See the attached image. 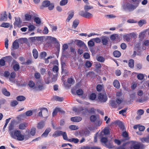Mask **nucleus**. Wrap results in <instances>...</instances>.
I'll list each match as a JSON object with an SVG mask.
<instances>
[{
	"instance_id": "obj_7",
	"label": "nucleus",
	"mask_w": 149,
	"mask_h": 149,
	"mask_svg": "<svg viewBox=\"0 0 149 149\" xmlns=\"http://www.w3.org/2000/svg\"><path fill=\"white\" fill-rule=\"evenodd\" d=\"M35 88L37 90L39 91L42 90L44 89L43 84L40 82H37L36 84Z\"/></svg>"
},
{
	"instance_id": "obj_31",
	"label": "nucleus",
	"mask_w": 149,
	"mask_h": 149,
	"mask_svg": "<svg viewBox=\"0 0 149 149\" xmlns=\"http://www.w3.org/2000/svg\"><path fill=\"white\" fill-rule=\"evenodd\" d=\"M113 54L115 57H118L120 56L121 53L119 51L116 50L113 52Z\"/></svg>"
},
{
	"instance_id": "obj_64",
	"label": "nucleus",
	"mask_w": 149,
	"mask_h": 149,
	"mask_svg": "<svg viewBox=\"0 0 149 149\" xmlns=\"http://www.w3.org/2000/svg\"><path fill=\"white\" fill-rule=\"evenodd\" d=\"M68 82L69 84H73L74 82V80L72 78H70L68 79Z\"/></svg>"
},
{
	"instance_id": "obj_32",
	"label": "nucleus",
	"mask_w": 149,
	"mask_h": 149,
	"mask_svg": "<svg viewBox=\"0 0 149 149\" xmlns=\"http://www.w3.org/2000/svg\"><path fill=\"white\" fill-rule=\"evenodd\" d=\"M128 65L131 68H133L134 66V61L133 59H130L128 63Z\"/></svg>"
},
{
	"instance_id": "obj_2",
	"label": "nucleus",
	"mask_w": 149,
	"mask_h": 149,
	"mask_svg": "<svg viewBox=\"0 0 149 149\" xmlns=\"http://www.w3.org/2000/svg\"><path fill=\"white\" fill-rule=\"evenodd\" d=\"M10 135L12 138L17 139L19 141H22L24 139V136L22 134L19 130H15L12 134Z\"/></svg>"
},
{
	"instance_id": "obj_12",
	"label": "nucleus",
	"mask_w": 149,
	"mask_h": 149,
	"mask_svg": "<svg viewBox=\"0 0 149 149\" xmlns=\"http://www.w3.org/2000/svg\"><path fill=\"white\" fill-rule=\"evenodd\" d=\"M77 45L80 47H82L84 48V49H86V46L84 43L82 41L78 40L77 41Z\"/></svg>"
},
{
	"instance_id": "obj_16",
	"label": "nucleus",
	"mask_w": 149,
	"mask_h": 149,
	"mask_svg": "<svg viewBox=\"0 0 149 149\" xmlns=\"http://www.w3.org/2000/svg\"><path fill=\"white\" fill-rule=\"evenodd\" d=\"M51 129L49 128H47L45 130V132L42 135V137H46L47 136L49 133L51 131Z\"/></svg>"
},
{
	"instance_id": "obj_10",
	"label": "nucleus",
	"mask_w": 149,
	"mask_h": 149,
	"mask_svg": "<svg viewBox=\"0 0 149 149\" xmlns=\"http://www.w3.org/2000/svg\"><path fill=\"white\" fill-rule=\"evenodd\" d=\"M58 112H60L63 113H64L65 112L62 110H61V109L58 108H56L54 110V111L52 113V116H56L57 113Z\"/></svg>"
},
{
	"instance_id": "obj_15",
	"label": "nucleus",
	"mask_w": 149,
	"mask_h": 149,
	"mask_svg": "<svg viewBox=\"0 0 149 149\" xmlns=\"http://www.w3.org/2000/svg\"><path fill=\"white\" fill-rule=\"evenodd\" d=\"M62 132L61 131H56L53 134L52 136L54 137L60 136L61 135Z\"/></svg>"
},
{
	"instance_id": "obj_59",
	"label": "nucleus",
	"mask_w": 149,
	"mask_h": 149,
	"mask_svg": "<svg viewBox=\"0 0 149 149\" xmlns=\"http://www.w3.org/2000/svg\"><path fill=\"white\" fill-rule=\"evenodd\" d=\"M29 28V31H31L34 29L35 27L33 25H30L28 26Z\"/></svg>"
},
{
	"instance_id": "obj_1",
	"label": "nucleus",
	"mask_w": 149,
	"mask_h": 149,
	"mask_svg": "<svg viewBox=\"0 0 149 149\" xmlns=\"http://www.w3.org/2000/svg\"><path fill=\"white\" fill-rule=\"evenodd\" d=\"M49 77L45 79V82L47 84L56 81L57 80V74H54L50 72L48 73Z\"/></svg>"
},
{
	"instance_id": "obj_55",
	"label": "nucleus",
	"mask_w": 149,
	"mask_h": 149,
	"mask_svg": "<svg viewBox=\"0 0 149 149\" xmlns=\"http://www.w3.org/2000/svg\"><path fill=\"white\" fill-rule=\"evenodd\" d=\"M127 108H125L124 109H122L119 111V113L120 114H122L123 116H125V114H124V113L126 112L127 110Z\"/></svg>"
},
{
	"instance_id": "obj_57",
	"label": "nucleus",
	"mask_w": 149,
	"mask_h": 149,
	"mask_svg": "<svg viewBox=\"0 0 149 149\" xmlns=\"http://www.w3.org/2000/svg\"><path fill=\"white\" fill-rule=\"evenodd\" d=\"M76 93L77 95H81L83 94V92L81 89H79L77 90Z\"/></svg>"
},
{
	"instance_id": "obj_45",
	"label": "nucleus",
	"mask_w": 149,
	"mask_h": 149,
	"mask_svg": "<svg viewBox=\"0 0 149 149\" xmlns=\"http://www.w3.org/2000/svg\"><path fill=\"white\" fill-rule=\"evenodd\" d=\"M103 85L98 84L97 86V90L98 91H101L102 89Z\"/></svg>"
},
{
	"instance_id": "obj_56",
	"label": "nucleus",
	"mask_w": 149,
	"mask_h": 149,
	"mask_svg": "<svg viewBox=\"0 0 149 149\" xmlns=\"http://www.w3.org/2000/svg\"><path fill=\"white\" fill-rule=\"evenodd\" d=\"M47 56V53L45 52H42L40 54V56L41 58H44Z\"/></svg>"
},
{
	"instance_id": "obj_43",
	"label": "nucleus",
	"mask_w": 149,
	"mask_h": 149,
	"mask_svg": "<svg viewBox=\"0 0 149 149\" xmlns=\"http://www.w3.org/2000/svg\"><path fill=\"white\" fill-rule=\"evenodd\" d=\"M10 26V24L8 23L3 22L1 25L0 26L2 27L8 28Z\"/></svg>"
},
{
	"instance_id": "obj_47",
	"label": "nucleus",
	"mask_w": 149,
	"mask_h": 149,
	"mask_svg": "<svg viewBox=\"0 0 149 149\" xmlns=\"http://www.w3.org/2000/svg\"><path fill=\"white\" fill-rule=\"evenodd\" d=\"M70 129L72 130H75L78 129V127L75 125H71L69 127Z\"/></svg>"
},
{
	"instance_id": "obj_36",
	"label": "nucleus",
	"mask_w": 149,
	"mask_h": 149,
	"mask_svg": "<svg viewBox=\"0 0 149 149\" xmlns=\"http://www.w3.org/2000/svg\"><path fill=\"white\" fill-rule=\"evenodd\" d=\"M96 59L98 61L102 63L105 60L104 58L102 56H100L97 57Z\"/></svg>"
},
{
	"instance_id": "obj_51",
	"label": "nucleus",
	"mask_w": 149,
	"mask_h": 149,
	"mask_svg": "<svg viewBox=\"0 0 149 149\" xmlns=\"http://www.w3.org/2000/svg\"><path fill=\"white\" fill-rule=\"evenodd\" d=\"M93 8V7L90 6H84V10L86 12Z\"/></svg>"
},
{
	"instance_id": "obj_13",
	"label": "nucleus",
	"mask_w": 149,
	"mask_h": 149,
	"mask_svg": "<svg viewBox=\"0 0 149 149\" xmlns=\"http://www.w3.org/2000/svg\"><path fill=\"white\" fill-rule=\"evenodd\" d=\"M28 126V123H23L20 124L19 126V128L20 130H24Z\"/></svg>"
},
{
	"instance_id": "obj_42",
	"label": "nucleus",
	"mask_w": 149,
	"mask_h": 149,
	"mask_svg": "<svg viewBox=\"0 0 149 149\" xmlns=\"http://www.w3.org/2000/svg\"><path fill=\"white\" fill-rule=\"evenodd\" d=\"M36 128L34 127H33L31 129L30 133L32 136H34L36 133Z\"/></svg>"
},
{
	"instance_id": "obj_34",
	"label": "nucleus",
	"mask_w": 149,
	"mask_h": 149,
	"mask_svg": "<svg viewBox=\"0 0 149 149\" xmlns=\"http://www.w3.org/2000/svg\"><path fill=\"white\" fill-rule=\"evenodd\" d=\"M19 47L18 43L16 42V40L15 41L13 44V48L14 49H17Z\"/></svg>"
},
{
	"instance_id": "obj_9",
	"label": "nucleus",
	"mask_w": 149,
	"mask_h": 149,
	"mask_svg": "<svg viewBox=\"0 0 149 149\" xmlns=\"http://www.w3.org/2000/svg\"><path fill=\"white\" fill-rule=\"evenodd\" d=\"M11 56H7L6 57H4L3 58H2L0 60V65L1 66H3L5 64V61L3 59H11Z\"/></svg>"
},
{
	"instance_id": "obj_11",
	"label": "nucleus",
	"mask_w": 149,
	"mask_h": 149,
	"mask_svg": "<svg viewBox=\"0 0 149 149\" xmlns=\"http://www.w3.org/2000/svg\"><path fill=\"white\" fill-rule=\"evenodd\" d=\"M82 119V118L80 117L76 116L72 117L70 119L72 121L78 122L81 121Z\"/></svg>"
},
{
	"instance_id": "obj_60",
	"label": "nucleus",
	"mask_w": 149,
	"mask_h": 149,
	"mask_svg": "<svg viewBox=\"0 0 149 149\" xmlns=\"http://www.w3.org/2000/svg\"><path fill=\"white\" fill-rule=\"evenodd\" d=\"M144 113V111L142 109L138 110L137 112V114L139 115H143Z\"/></svg>"
},
{
	"instance_id": "obj_30",
	"label": "nucleus",
	"mask_w": 149,
	"mask_h": 149,
	"mask_svg": "<svg viewBox=\"0 0 149 149\" xmlns=\"http://www.w3.org/2000/svg\"><path fill=\"white\" fill-rule=\"evenodd\" d=\"M50 3L49 1H45L42 3V6L44 7H47L50 5Z\"/></svg>"
},
{
	"instance_id": "obj_50",
	"label": "nucleus",
	"mask_w": 149,
	"mask_h": 149,
	"mask_svg": "<svg viewBox=\"0 0 149 149\" xmlns=\"http://www.w3.org/2000/svg\"><path fill=\"white\" fill-rule=\"evenodd\" d=\"M68 46L67 44H64L62 48L63 52H64L66 50L68 49Z\"/></svg>"
},
{
	"instance_id": "obj_8",
	"label": "nucleus",
	"mask_w": 149,
	"mask_h": 149,
	"mask_svg": "<svg viewBox=\"0 0 149 149\" xmlns=\"http://www.w3.org/2000/svg\"><path fill=\"white\" fill-rule=\"evenodd\" d=\"M102 41L103 45H106L108 43L109 40L108 37L103 36L102 37Z\"/></svg>"
},
{
	"instance_id": "obj_58",
	"label": "nucleus",
	"mask_w": 149,
	"mask_h": 149,
	"mask_svg": "<svg viewBox=\"0 0 149 149\" xmlns=\"http://www.w3.org/2000/svg\"><path fill=\"white\" fill-rule=\"evenodd\" d=\"M92 39L90 40L88 42V46L90 47H92L94 45V43L93 41L92 40Z\"/></svg>"
},
{
	"instance_id": "obj_61",
	"label": "nucleus",
	"mask_w": 149,
	"mask_h": 149,
	"mask_svg": "<svg viewBox=\"0 0 149 149\" xmlns=\"http://www.w3.org/2000/svg\"><path fill=\"white\" fill-rule=\"evenodd\" d=\"M96 97V95L95 93H92L90 95V98L91 100H94Z\"/></svg>"
},
{
	"instance_id": "obj_3",
	"label": "nucleus",
	"mask_w": 149,
	"mask_h": 149,
	"mask_svg": "<svg viewBox=\"0 0 149 149\" xmlns=\"http://www.w3.org/2000/svg\"><path fill=\"white\" fill-rule=\"evenodd\" d=\"M137 6V5H134L130 3L126 2L123 3L122 7L125 10H128L129 11H132L136 9Z\"/></svg>"
},
{
	"instance_id": "obj_19",
	"label": "nucleus",
	"mask_w": 149,
	"mask_h": 149,
	"mask_svg": "<svg viewBox=\"0 0 149 149\" xmlns=\"http://www.w3.org/2000/svg\"><path fill=\"white\" fill-rule=\"evenodd\" d=\"M26 99V97L22 95L19 96L17 97L16 99L19 101H24Z\"/></svg>"
},
{
	"instance_id": "obj_29",
	"label": "nucleus",
	"mask_w": 149,
	"mask_h": 149,
	"mask_svg": "<svg viewBox=\"0 0 149 149\" xmlns=\"http://www.w3.org/2000/svg\"><path fill=\"white\" fill-rule=\"evenodd\" d=\"M40 37H32L31 38H29V40L31 42H34L36 40H39Z\"/></svg>"
},
{
	"instance_id": "obj_52",
	"label": "nucleus",
	"mask_w": 149,
	"mask_h": 149,
	"mask_svg": "<svg viewBox=\"0 0 149 149\" xmlns=\"http://www.w3.org/2000/svg\"><path fill=\"white\" fill-rule=\"evenodd\" d=\"M25 19L26 20L29 21L31 19V16L28 14H26L25 15Z\"/></svg>"
},
{
	"instance_id": "obj_46",
	"label": "nucleus",
	"mask_w": 149,
	"mask_h": 149,
	"mask_svg": "<svg viewBox=\"0 0 149 149\" xmlns=\"http://www.w3.org/2000/svg\"><path fill=\"white\" fill-rule=\"evenodd\" d=\"M54 99L56 101L61 102L63 100V98L62 97H60L58 96H56L54 97Z\"/></svg>"
},
{
	"instance_id": "obj_23",
	"label": "nucleus",
	"mask_w": 149,
	"mask_h": 149,
	"mask_svg": "<svg viewBox=\"0 0 149 149\" xmlns=\"http://www.w3.org/2000/svg\"><path fill=\"white\" fill-rule=\"evenodd\" d=\"M140 140L143 143H149V135L147 137L141 138Z\"/></svg>"
},
{
	"instance_id": "obj_17",
	"label": "nucleus",
	"mask_w": 149,
	"mask_h": 149,
	"mask_svg": "<svg viewBox=\"0 0 149 149\" xmlns=\"http://www.w3.org/2000/svg\"><path fill=\"white\" fill-rule=\"evenodd\" d=\"M42 113H43V116L45 117H47L48 116V112L47 109L45 108H42Z\"/></svg>"
},
{
	"instance_id": "obj_14",
	"label": "nucleus",
	"mask_w": 149,
	"mask_h": 149,
	"mask_svg": "<svg viewBox=\"0 0 149 149\" xmlns=\"http://www.w3.org/2000/svg\"><path fill=\"white\" fill-rule=\"evenodd\" d=\"M44 122L43 121H41L37 124V127L39 129H41L44 127Z\"/></svg>"
},
{
	"instance_id": "obj_27",
	"label": "nucleus",
	"mask_w": 149,
	"mask_h": 149,
	"mask_svg": "<svg viewBox=\"0 0 149 149\" xmlns=\"http://www.w3.org/2000/svg\"><path fill=\"white\" fill-rule=\"evenodd\" d=\"M15 21L14 23L15 25H16L17 26H19L21 23L19 18H15Z\"/></svg>"
},
{
	"instance_id": "obj_33",
	"label": "nucleus",
	"mask_w": 149,
	"mask_h": 149,
	"mask_svg": "<svg viewBox=\"0 0 149 149\" xmlns=\"http://www.w3.org/2000/svg\"><path fill=\"white\" fill-rule=\"evenodd\" d=\"M18 41L22 43H26L27 42V39L26 38H21L18 39Z\"/></svg>"
},
{
	"instance_id": "obj_37",
	"label": "nucleus",
	"mask_w": 149,
	"mask_h": 149,
	"mask_svg": "<svg viewBox=\"0 0 149 149\" xmlns=\"http://www.w3.org/2000/svg\"><path fill=\"white\" fill-rule=\"evenodd\" d=\"M16 74L14 72H12L10 74V78H9V79L10 81H13V79L15 77Z\"/></svg>"
},
{
	"instance_id": "obj_63",
	"label": "nucleus",
	"mask_w": 149,
	"mask_h": 149,
	"mask_svg": "<svg viewBox=\"0 0 149 149\" xmlns=\"http://www.w3.org/2000/svg\"><path fill=\"white\" fill-rule=\"evenodd\" d=\"M101 141L102 142L104 143L105 144L107 141L108 140L107 138L103 137L101 139Z\"/></svg>"
},
{
	"instance_id": "obj_48",
	"label": "nucleus",
	"mask_w": 149,
	"mask_h": 149,
	"mask_svg": "<svg viewBox=\"0 0 149 149\" xmlns=\"http://www.w3.org/2000/svg\"><path fill=\"white\" fill-rule=\"evenodd\" d=\"M18 104V102L16 100H13L10 102V105L12 107H14Z\"/></svg>"
},
{
	"instance_id": "obj_25",
	"label": "nucleus",
	"mask_w": 149,
	"mask_h": 149,
	"mask_svg": "<svg viewBox=\"0 0 149 149\" xmlns=\"http://www.w3.org/2000/svg\"><path fill=\"white\" fill-rule=\"evenodd\" d=\"M123 38L127 42L130 41L131 39V37H130L128 34L124 35L123 36Z\"/></svg>"
},
{
	"instance_id": "obj_41",
	"label": "nucleus",
	"mask_w": 149,
	"mask_h": 149,
	"mask_svg": "<svg viewBox=\"0 0 149 149\" xmlns=\"http://www.w3.org/2000/svg\"><path fill=\"white\" fill-rule=\"evenodd\" d=\"M90 119L91 121L92 122H94L97 120L96 116L93 115L91 116Z\"/></svg>"
},
{
	"instance_id": "obj_62",
	"label": "nucleus",
	"mask_w": 149,
	"mask_h": 149,
	"mask_svg": "<svg viewBox=\"0 0 149 149\" xmlns=\"http://www.w3.org/2000/svg\"><path fill=\"white\" fill-rule=\"evenodd\" d=\"M19 68V66L18 64H15L13 66V69L15 71H17Z\"/></svg>"
},
{
	"instance_id": "obj_39",
	"label": "nucleus",
	"mask_w": 149,
	"mask_h": 149,
	"mask_svg": "<svg viewBox=\"0 0 149 149\" xmlns=\"http://www.w3.org/2000/svg\"><path fill=\"white\" fill-rule=\"evenodd\" d=\"M102 123V122L99 119H97L95 121V125L96 126H99Z\"/></svg>"
},
{
	"instance_id": "obj_53",
	"label": "nucleus",
	"mask_w": 149,
	"mask_h": 149,
	"mask_svg": "<svg viewBox=\"0 0 149 149\" xmlns=\"http://www.w3.org/2000/svg\"><path fill=\"white\" fill-rule=\"evenodd\" d=\"M34 20L36 24H40L41 23V20L40 18L38 17L35 18Z\"/></svg>"
},
{
	"instance_id": "obj_40",
	"label": "nucleus",
	"mask_w": 149,
	"mask_h": 149,
	"mask_svg": "<svg viewBox=\"0 0 149 149\" xmlns=\"http://www.w3.org/2000/svg\"><path fill=\"white\" fill-rule=\"evenodd\" d=\"M92 16V15L91 14L86 12H85V15H84V17L87 18H89L90 17Z\"/></svg>"
},
{
	"instance_id": "obj_26",
	"label": "nucleus",
	"mask_w": 149,
	"mask_h": 149,
	"mask_svg": "<svg viewBox=\"0 0 149 149\" xmlns=\"http://www.w3.org/2000/svg\"><path fill=\"white\" fill-rule=\"evenodd\" d=\"M111 39L113 41L115 40H118V36L117 34H114L111 36L110 37Z\"/></svg>"
},
{
	"instance_id": "obj_5",
	"label": "nucleus",
	"mask_w": 149,
	"mask_h": 149,
	"mask_svg": "<svg viewBox=\"0 0 149 149\" xmlns=\"http://www.w3.org/2000/svg\"><path fill=\"white\" fill-rule=\"evenodd\" d=\"M14 125L13 122H11L9 124L8 126V132L10 135H13L12 134L14 133V131L13 130Z\"/></svg>"
},
{
	"instance_id": "obj_6",
	"label": "nucleus",
	"mask_w": 149,
	"mask_h": 149,
	"mask_svg": "<svg viewBox=\"0 0 149 149\" xmlns=\"http://www.w3.org/2000/svg\"><path fill=\"white\" fill-rule=\"evenodd\" d=\"M8 15L6 11L2 13L0 16V21H6L7 19Z\"/></svg>"
},
{
	"instance_id": "obj_44",
	"label": "nucleus",
	"mask_w": 149,
	"mask_h": 149,
	"mask_svg": "<svg viewBox=\"0 0 149 149\" xmlns=\"http://www.w3.org/2000/svg\"><path fill=\"white\" fill-rule=\"evenodd\" d=\"M63 136V139L65 140H68V137L65 132H62L61 135Z\"/></svg>"
},
{
	"instance_id": "obj_20",
	"label": "nucleus",
	"mask_w": 149,
	"mask_h": 149,
	"mask_svg": "<svg viewBox=\"0 0 149 149\" xmlns=\"http://www.w3.org/2000/svg\"><path fill=\"white\" fill-rule=\"evenodd\" d=\"M32 53L34 58L35 59L37 58L38 56V53L37 50L35 49H33L32 51Z\"/></svg>"
},
{
	"instance_id": "obj_54",
	"label": "nucleus",
	"mask_w": 149,
	"mask_h": 149,
	"mask_svg": "<svg viewBox=\"0 0 149 149\" xmlns=\"http://www.w3.org/2000/svg\"><path fill=\"white\" fill-rule=\"evenodd\" d=\"M68 1V0H62L60 2V5L61 6L65 5L67 3Z\"/></svg>"
},
{
	"instance_id": "obj_35",
	"label": "nucleus",
	"mask_w": 149,
	"mask_h": 149,
	"mask_svg": "<svg viewBox=\"0 0 149 149\" xmlns=\"http://www.w3.org/2000/svg\"><path fill=\"white\" fill-rule=\"evenodd\" d=\"M68 141L70 142H74V143H77L79 142V139L77 138H72L69 139Z\"/></svg>"
},
{
	"instance_id": "obj_28",
	"label": "nucleus",
	"mask_w": 149,
	"mask_h": 149,
	"mask_svg": "<svg viewBox=\"0 0 149 149\" xmlns=\"http://www.w3.org/2000/svg\"><path fill=\"white\" fill-rule=\"evenodd\" d=\"M146 20L144 19L141 20L138 22L139 25L141 27L142 26L143 24H146Z\"/></svg>"
},
{
	"instance_id": "obj_4",
	"label": "nucleus",
	"mask_w": 149,
	"mask_h": 149,
	"mask_svg": "<svg viewBox=\"0 0 149 149\" xmlns=\"http://www.w3.org/2000/svg\"><path fill=\"white\" fill-rule=\"evenodd\" d=\"M98 98L101 102H104L106 101L107 97L105 93H100L98 94Z\"/></svg>"
},
{
	"instance_id": "obj_22",
	"label": "nucleus",
	"mask_w": 149,
	"mask_h": 149,
	"mask_svg": "<svg viewBox=\"0 0 149 149\" xmlns=\"http://www.w3.org/2000/svg\"><path fill=\"white\" fill-rule=\"evenodd\" d=\"M74 15V12L73 11H71L70 13V14L66 19V21L69 22L70 20L73 17Z\"/></svg>"
},
{
	"instance_id": "obj_21",
	"label": "nucleus",
	"mask_w": 149,
	"mask_h": 149,
	"mask_svg": "<svg viewBox=\"0 0 149 149\" xmlns=\"http://www.w3.org/2000/svg\"><path fill=\"white\" fill-rule=\"evenodd\" d=\"M79 20L78 19H76L73 22L72 27L75 29L79 24Z\"/></svg>"
},
{
	"instance_id": "obj_38",
	"label": "nucleus",
	"mask_w": 149,
	"mask_h": 149,
	"mask_svg": "<svg viewBox=\"0 0 149 149\" xmlns=\"http://www.w3.org/2000/svg\"><path fill=\"white\" fill-rule=\"evenodd\" d=\"M92 63L88 61H86L85 64V66L87 68H90L92 66Z\"/></svg>"
},
{
	"instance_id": "obj_24",
	"label": "nucleus",
	"mask_w": 149,
	"mask_h": 149,
	"mask_svg": "<svg viewBox=\"0 0 149 149\" xmlns=\"http://www.w3.org/2000/svg\"><path fill=\"white\" fill-rule=\"evenodd\" d=\"M114 86L116 88H118L120 86V84L119 81L117 80H115L113 82Z\"/></svg>"
},
{
	"instance_id": "obj_49",
	"label": "nucleus",
	"mask_w": 149,
	"mask_h": 149,
	"mask_svg": "<svg viewBox=\"0 0 149 149\" xmlns=\"http://www.w3.org/2000/svg\"><path fill=\"white\" fill-rule=\"evenodd\" d=\"M110 104L113 108H115L117 107V104L114 101H111L110 102Z\"/></svg>"
},
{
	"instance_id": "obj_18",
	"label": "nucleus",
	"mask_w": 149,
	"mask_h": 149,
	"mask_svg": "<svg viewBox=\"0 0 149 149\" xmlns=\"http://www.w3.org/2000/svg\"><path fill=\"white\" fill-rule=\"evenodd\" d=\"M2 92L5 95L8 96L10 95V93L5 88H3L2 89Z\"/></svg>"
}]
</instances>
